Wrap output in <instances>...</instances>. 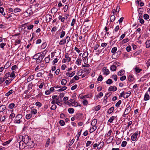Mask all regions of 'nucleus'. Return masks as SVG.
Segmentation results:
<instances>
[{"label":"nucleus","instance_id":"obj_24","mask_svg":"<svg viewBox=\"0 0 150 150\" xmlns=\"http://www.w3.org/2000/svg\"><path fill=\"white\" fill-rule=\"evenodd\" d=\"M22 115L20 114H18L15 117L16 119L20 120L22 117Z\"/></svg>","mask_w":150,"mask_h":150},{"label":"nucleus","instance_id":"obj_40","mask_svg":"<svg viewBox=\"0 0 150 150\" xmlns=\"http://www.w3.org/2000/svg\"><path fill=\"white\" fill-rule=\"evenodd\" d=\"M21 42V40L20 39H17L15 41V45H16L18 44H20Z\"/></svg>","mask_w":150,"mask_h":150},{"label":"nucleus","instance_id":"obj_23","mask_svg":"<svg viewBox=\"0 0 150 150\" xmlns=\"http://www.w3.org/2000/svg\"><path fill=\"white\" fill-rule=\"evenodd\" d=\"M67 83V81L66 79H63L61 82V84L63 86H65L66 85Z\"/></svg>","mask_w":150,"mask_h":150},{"label":"nucleus","instance_id":"obj_53","mask_svg":"<svg viewBox=\"0 0 150 150\" xmlns=\"http://www.w3.org/2000/svg\"><path fill=\"white\" fill-rule=\"evenodd\" d=\"M126 94L127 95L126 96L125 98H127L131 94V92L130 91H129L126 93Z\"/></svg>","mask_w":150,"mask_h":150},{"label":"nucleus","instance_id":"obj_28","mask_svg":"<svg viewBox=\"0 0 150 150\" xmlns=\"http://www.w3.org/2000/svg\"><path fill=\"white\" fill-rule=\"evenodd\" d=\"M4 8L2 7H0V13H1L3 16H5L6 15L5 13H4Z\"/></svg>","mask_w":150,"mask_h":150},{"label":"nucleus","instance_id":"obj_22","mask_svg":"<svg viewBox=\"0 0 150 150\" xmlns=\"http://www.w3.org/2000/svg\"><path fill=\"white\" fill-rule=\"evenodd\" d=\"M125 71L123 69L119 71L117 73V75L119 76H121L123 75L124 74Z\"/></svg>","mask_w":150,"mask_h":150},{"label":"nucleus","instance_id":"obj_2","mask_svg":"<svg viewBox=\"0 0 150 150\" xmlns=\"http://www.w3.org/2000/svg\"><path fill=\"white\" fill-rule=\"evenodd\" d=\"M88 53L87 52H84L82 56L83 61L84 62L85 64H87L88 60Z\"/></svg>","mask_w":150,"mask_h":150},{"label":"nucleus","instance_id":"obj_13","mask_svg":"<svg viewBox=\"0 0 150 150\" xmlns=\"http://www.w3.org/2000/svg\"><path fill=\"white\" fill-rule=\"evenodd\" d=\"M149 98L150 97L149 94L147 92H146L144 96V100L145 101L148 100L149 99Z\"/></svg>","mask_w":150,"mask_h":150},{"label":"nucleus","instance_id":"obj_17","mask_svg":"<svg viewBox=\"0 0 150 150\" xmlns=\"http://www.w3.org/2000/svg\"><path fill=\"white\" fill-rule=\"evenodd\" d=\"M138 20L139 21L140 23L141 24H143L144 23V20L142 19V16L140 15Z\"/></svg>","mask_w":150,"mask_h":150},{"label":"nucleus","instance_id":"obj_38","mask_svg":"<svg viewBox=\"0 0 150 150\" xmlns=\"http://www.w3.org/2000/svg\"><path fill=\"white\" fill-rule=\"evenodd\" d=\"M68 112L69 113H73L74 112V109L72 108H69L68 109Z\"/></svg>","mask_w":150,"mask_h":150},{"label":"nucleus","instance_id":"obj_1","mask_svg":"<svg viewBox=\"0 0 150 150\" xmlns=\"http://www.w3.org/2000/svg\"><path fill=\"white\" fill-rule=\"evenodd\" d=\"M24 141L29 148H32L34 147L35 143L33 140L29 138L28 136L25 135L24 136Z\"/></svg>","mask_w":150,"mask_h":150},{"label":"nucleus","instance_id":"obj_63","mask_svg":"<svg viewBox=\"0 0 150 150\" xmlns=\"http://www.w3.org/2000/svg\"><path fill=\"white\" fill-rule=\"evenodd\" d=\"M129 40V39L128 38H126L122 40V42L123 43H125L128 42Z\"/></svg>","mask_w":150,"mask_h":150},{"label":"nucleus","instance_id":"obj_9","mask_svg":"<svg viewBox=\"0 0 150 150\" xmlns=\"http://www.w3.org/2000/svg\"><path fill=\"white\" fill-rule=\"evenodd\" d=\"M117 90V88L115 86H111L109 88L108 90L110 91H115Z\"/></svg>","mask_w":150,"mask_h":150},{"label":"nucleus","instance_id":"obj_45","mask_svg":"<svg viewBox=\"0 0 150 150\" xmlns=\"http://www.w3.org/2000/svg\"><path fill=\"white\" fill-rule=\"evenodd\" d=\"M32 117V115L31 114H27L25 116V118L27 119H29Z\"/></svg>","mask_w":150,"mask_h":150},{"label":"nucleus","instance_id":"obj_44","mask_svg":"<svg viewBox=\"0 0 150 150\" xmlns=\"http://www.w3.org/2000/svg\"><path fill=\"white\" fill-rule=\"evenodd\" d=\"M61 34L60 35V38H62L65 36V32L64 31H62L61 32Z\"/></svg>","mask_w":150,"mask_h":150},{"label":"nucleus","instance_id":"obj_25","mask_svg":"<svg viewBox=\"0 0 150 150\" xmlns=\"http://www.w3.org/2000/svg\"><path fill=\"white\" fill-rule=\"evenodd\" d=\"M90 70V69H88L86 68H84L83 69V71L87 74H88L89 73Z\"/></svg>","mask_w":150,"mask_h":150},{"label":"nucleus","instance_id":"obj_31","mask_svg":"<svg viewBox=\"0 0 150 150\" xmlns=\"http://www.w3.org/2000/svg\"><path fill=\"white\" fill-rule=\"evenodd\" d=\"M34 75H30L28 78V81L29 82L34 79Z\"/></svg>","mask_w":150,"mask_h":150},{"label":"nucleus","instance_id":"obj_49","mask_svg":"<svg viewBox=\"0 0 150 150\" xmlns=\"http://www.w3.org/2000/svg\"><path fill=\"white\" fill-rule=\"evenodd\" d=\"M121 103V100H119L115 104V106L117 107H119Z\"/></svg>","mask_w":150,"mask_h":150},{"label":"nucleus","instance_id":"obj_59","mask_svg":"<svg viewBox=\"0 0 150 150\" xmlns=\"http://www.w3.org/2000/svg\"><path fill=\"white\" fill-rule=\"evenodd\" d=\"M57 108V106L56 105L53 104L51 107V109L52 110H55Z\"/></svg>","mask_w":150,"mask_h":150},{"label":"nucleus","instance_id":"obj_36","mask_svg":"<svg viewBox=\"0 0 150 150\" xmlns=\"http://www.w3.org/2000/svg\"><path fill=\"white\" fill-rule=\"evenodd\" d=\"M115 17L114 15H113L111 16H110V22H111L114 21H115Z\"/></svg>","mask_w":150,"mask_h":150},{"label":"nucleus","instance_id":"obj_50","mask_svg":"<svg viewBox=\"0 0 150 150\" xmlns=\"http://www.w3.org/2000/svg\"><path fill=\"white\" fill-rule=\"evenodd\" d=\"M13 93L12 90H10L8 92L6 93L5 96H9L11 94Z\"/></svg>","mask_w":150,"mask_h":150},{"label":"nucleus","instance_id":"obj_20","mask_svg":"<svg viewBox=\"0 0 150 150\" xmlns=\"http://www.w3.org/2000/svg\"><path fill=\"white\" fill-rule=\"evenodd\" d=\"M144 11V9L142 8H140L138 9V13L139 15L142 16L143 12Z\"/></svg>","mask_w":150,"mask_h":150},{"label":"nucleus","instance_id":"obj_37","mask_svg":"<svg viewBox=\"0 0 150 150\" xmlns=\"http://www.w3.org/2000/svg\"><path fill=\"white\" fill-rule=\"evenodd\" d=\"M40 53H38L37 54H35L33 57V59H36L38 57H39Z\"/></svg>","mask_w":150,"mask_h":150},{"label":"nucleus","instance_id":"obj_27","mask_svg":"<svg viewBox=\"0 0 150 150\" xmlns=\"http://www.w3.org/2000/svg\"><path fill=\"white\" fill-rule=\"evenodd\" d=\"M24 139V137H23L22 136H20L19 137H18L17 139V142L18 143H19V142L20 141L23 140Z\"/></svg>","mask_w":150,"mask_h":150},{"label":"nucleus","instance_id":"obj_3","mask_svg":"<svg viewBox=\"0 0 150 150\" xmlns=\"http://www.w3.org/2000/svg\"><path fill=\"white\" fill-rule=\"evenodd\" d=\"M18 143L19 144V148L21 149H24L26 145L25 142L23 140L20 141Z\"/></svg>","mask_w":150,"mask_h":150},{"label":"nucleus","instance_id":"obj_54","mask_svg":"<svg viewBox=\"0 0 150 150\" xmlns=\"http://www.w3.org/2000/svg\"><path fill=\"white\" fill-rule=\"evenodd\" d=\"M144 18L145 20H147L149 18V16L147 14H145L144 15Z\"/></svg>","mask_w":150,"mask_h":150},{"label":"nucleus","instance_id":"obj_57","mask_svg":"<svg viewBox=\"0 0 150 150\" xmlns=\"http://www.w3.org/2000/svg\"><path fill=\"white\" fill-rule=\"evenodd\" d=\"M117 50V48L116 47H113L111 50V52L112 53H114Z\"/></svg>","mask_w":150,"mask_h":150},{"label":"nucleus","instance_id":"obj_11","mask_svg":"<svg viewBox=\"0 0 150 150\" xmlns=\"http://www.w3.org/2000/svg\"><path fill=\"white\" fill-rule=\"evenodd\" d=\"M65 57L67 61L69 62L71 60V58L69 57V54L68 53H66L65 55Z\"/></svg>","mask_w":150,"mask_h":150},{"label":"nucleus","instance_id":"obj_19","mask_svg":"<svg viewBox=\"0 0 150 150\" xmlns=\"http://www.w3.org/2000/svg\"><path fill=\"white\" fill-rule=\"evenodd\" d=\"M97 119H94L92 121L91 123V125L92 126H96V125L97 123Z\"/></svg>","mask_w":150,"mask_h":150},{"label":"nucleus","instance_id":"obj_32","mask_svg":"<svg viewBox=\"0 0 150 150\" xmlns=\"http://www.w3.org/2000/svg\"><path fill=\"white\" fill-rule=\"evenodd\" d=\"M114 109V108L113 107H112L110 108L108 111V112L109 114L111 113L112 112H113Z\"/></svg>","mask_w":150,"mask_h":150},{"label":"nucleus","instance_id":"obj_7","mask_svg":"<svg viewBox=\"0 0 150 150\" xmlns=\"http://www.w3.org/2000/svg\"><path fill=\"white\" fill-rule=\"evenodd\" d=\"M112 94L111 92H109L108 93H107L105 94L104 98V100L103 101H106V103L107 102V99H108V97L110 96Z\"/></svg>","mask_w":150,"mask_h":150},{"label":"nucleus","instance_id":"obj_48","mask_svg":"<svg viewBox=\"0 0 150 150\" xmlns=\"http://www.w3.org/2000/svg\"><path fill=\"white\" fill-rule=\"evenodd\" d=\"M21 10L18 8H16L14 9V12L15 13H16L20 11Z\"/></svg>","mask_w":150,"mask_h":150},{"label":"nucleus","instance_id":"obj_61","mask_svg":"<svg viewBox=\"0 0 150 150\" xmlns=\"http://www.w3.org/2000/svg\"><path fill=\"white\" fill-rule=\"evenodd\" d=\"M35 104L38 108L40 107L42 105L41 103L39 102H37L35 103Z\"/></svg>","mask_w":150,"mask_h":150},{"label":"nucleus","instance_id":"obj_43","mask_svg":"<svg viewBox=\"0 0 150 150\" xmlns=\"http://www.w3.org/2000/svg\"><path fill=\"white\" fill-rule=\"evenodd\" d=\"M64 40H65L66 42H67V44H68L70 40V38L68 36H66V38L65 39H64Z\"/></svg>","mask_w":150,"mask_h":150},{"label":"nucleus","instance_id":"obj_55","mask_svg":"<svg viewBox=\"0 0 150 150\" xmlns=\"http://www.w3.org/2000/svg\"><path fill=\"white\" fill-rule=\"evenodd\" d=\"M59 123L61 126H63L65 124L64 121L63 120H60L59 122Z\"/></svg>","mask_w":150,"mask_h":150},{"label":"nucleus","instance_id":"obj_41","mask_svg":"<svg viewBox=\"0 0 150 150\" xmlns=\"http://www.w3.org/2000/svg\"><path fill=\"white\" fill-rule=\"evenodd\" d=\"M64 96V94L63 93H61L60 94V95L58 96V98H59V99L61 101H62L61 100V99H62V98Z\"/></svg>","mask_w":150,"mask_h":150},{"label":"nucleus","instance_id":"obj_33","mask_svg":"<svg viewBox=\"0 0 150 150\" xmlns=\"http://www.w3.org/2000/svg\"><path fill=\"white\" fill-rule=\"evenodd\" d=\"M146 48H149L150 47V39L147 40L146 42Z\"/></svg>","mask_w":150,"mask_h":150},{"label":"nucleus","instance_id":"obj_21","mask_svg":"<svg viewBox=\"0 0 150 150\" xmlns=\"http://www.w3.org/2000/svg\"><path fill=\"white\" fill-rule=\"evenodd\" d=\"M81 59L80 58H78L77 59L76 61V64L78 65H81Z\"/></svg>","mask_w":150,"mask_h":150},{"label":"nucleus","instance_id":"obj_26","mask_svg":"<svg viewBox=\"0 0 150 150\" xmlns=\"http://www.w3.org/2000/svg\"><path fill=\"white\" fill-rule=\"evenodd\" d=\"M67 89V87L65 86H64L61 88L60 89L58 90L57 91L58 92L66 90Z\"/></svg>","mask_w":150,"mask_h":150},{"label":"nucleus","instance_id":"obj_52","mask_svg":"<svg viewBox=\"0 0 150 150\" xmlns=\"http://www.w3.org/2000/svg\"><path fill=\"white\" fill-rule=\"evenodd\" d=\"M127 143L126 141H123L121 144V146L122 147H125L126 146V145L127 144Z\"/></svg>","mask_w":150,"mask_h":150},{"label":"nucleus","instance_id":"obj_30","mask_svg":"<svg viewBox=\"0 0 150 150\" xmlns=\"http://www.w3.org/2000/svg\"><path fill=\"white\" fill-rule=\"evenodd\" d=\"M117 67L116 66L112 65L110 67V70L112 71H115L116 70Z\"/></svg>","mask_w":150,"mask_h":150},{"label":"nucleus","instance_id":"obj_56","mask_svg":"<svg viewBox=\"0 0 150 150\" xmlns=\"http://www.w3.org/2000/svg\"><path fill=\"white\" fill-rule=\"evenodd\" d=\"M47 45V44L46 42L43 43L41 46V48L42 49H44L45 48Z\"/></svg>","mask_w":150,"mask_h":150},{"label":"nucleus","instance_id":"obj_46","mask_svg":"<svg viewBox=\"0 0 150 150\" xmlns=\"http://www.w3.org/2000/svg\"><path fill=\"white\" fill-rule=\"evenodd\" d=\"M50 59V57H47L45 58V62L46 63H48L49 62Z\"/></svg>","mask_w":150,"mask_h":150},{"label":"nucleus","instance_id":"obj_5","mask_svg":"<svg viewBox=\"0 0 150 150\" xmlns=\"http://www.w3.org/2000/svg\"><path fill=\"white\" fill-rule=\"evenodd\" d=\"M102 71L103 74L105 75H107L109 74L110 71L108 69H107L106 67H104L102 69Z\"/></svg>","mask_w":150,"mask_h":150},{"label":"nucleus","instance_id":"obj_18","mask_svg":"<svg viewBox=\"0 0 150 150\" xmlns=\"http://www.w3.org/2000/svg\"><path fill=\"white\" fill-rule=\"evenodd\" d=\"M6 107L4 105H2L0 106V112H3L5 109Z\"/></svg>","mask_w":150,"mask_h":150},{"label":"nucleus","instance_id":"obj_42","mask_svg":"<svg viewBox=\"0 0 150 150\" xmlns=\"http://www.w3.org/2000/svg\"><path fill=\"white\" fill-rule=\"evenodd\" d=\"M113 82L112 79H108L106 81V83L108 84H110L112 83Z\"/></svg>","mask_w":150,"mask_h":150},{"label":"nucleus","instance_id":"obj_14","mask_svg":"<svg viewBox=\"0 0 150 150\" xmlns=\"http://www.w3.org/2000/svg\"><path fill=\"white\" fill-rule=\"evenodd\" d=\"M32 6H30V8H28L26 12L27 13H29L30 15H31L33 13V12L31 8Z\"/></svg>","mask_w":150,"mask_h":150},{"label":"nucleus","instance_id":"obj_39","mask_svg":"<svg viewBox=\"0 0 150 150\" xmlns=\"http://www.w3.org/2000/svg\"><path fill=\"white\" fill-rule=\"evenodd\" d=\"M133 80V77L131 75H129L128 76V80L129 81H132Z\"/></svg>","mask_w":150,"mask_h":150},{"label":"nucleus","instance_id":"obj_15","mask_svg":"<svg viewBox=\"0 0 150 150\" xmlns=\"http://www.w3.org/2000/svg\"><path fill=\"white\" fill-rule=\"evenodd\" d=\"M92 127H91L90 130V133H92L94 131L97 127V126H92Z\"/></svg>","mask_w":150,"mask_h":150},{"label":"nucleus","instance_id":"obj_16","mask_svg":"<svg viewBox=\"0 0 150 150\" xmlns=\"http://www.w3.org/2000/svg\"><path fill=\"white\" fill-rule=\"evenodd\" d=\"M52 16L50 14H48L46 16V21L49 22L52 19Z\"/></svg>","mask_w":150,"mask_h":150},{"label":"nucleus","instance_id":"obj_58","mask_svg":"<svg viewBox=\"0 0 150 150\" xmlns=\"http://www.w3.org/2000/svg\"><path fill=\"white\" fill-rule=\"evenodd\" d=\"M76 19L74 18L72 19V22L71 24V25L72 26H74V25L75 23L76 22Z\"/></svg>","mask_w":150,"mask_h":150},{"label":"nucleus","instance_id":"obj_12","mask_svg":"<svg viewBox=\"0 0 150 150\" xmlns=\"http://www.w3.org/2000/svg\"><path fill=\"white\" fill-rule=\"evenodd\" d=\"M131 110V108L130 106H129L126 108L124 112H125V113L128 114L130 112Z\"/></svg>","mask_w":150,"mask_h":150},{"label":"nucleus","instance_id":"obj_62","mask_svg":"<svg viewBox=\"0 0 150 150\" xmlns=\"http://www.w3.org/2000/svg\"><path fill=\"white\" fill-rule=\"evenodd\" d=\"M15 114L13 113H12L10 115L9 118H11V119L13 118H14V117H15Z\"/></svg>","mask_w":150,"mask_h":150},{"label":"nucleus","instance_id":"obj_35","mask_svg":"<svg viewBox=\"0 0 150 150\" xmlns=\"http://www.w3.org/2000/svg\"><path fill=\"white\" fill-rule=\"evenodd\" d=\"M65 40L64 39L61 40L59 42V45H63L66 43Z\"/></svg>","mask_w":150,"mask_h":150},{"label":"nucleus","instance_id":"obj_6","mask_svg":"<svg viewBox=\"0 0 150 150\" xmlns=\"http://www.w3.org/2000/svg\"><path fill=\"white\" fill-rule=\"evenodd\" d=\"M59 101H60L59 99V98H57L54 99H53L51 102V104H53L54 103H56V104H58V103H59L61 104V105H62V103L59 102Z\"/></svg>","mask_w":150,"mask_h":150},{"label":"nucleus","instance_id":"obj_64","mask_svg":"<svg viewBox=\"0 0 150 150\" xmlns=\"http://www.w3.org/2000/svg\"><path fill=\"white\" fill-rule=\"evenodd\" d=\"M103 79V78L102 76L101 75H100L98 78L97 80L99 81H102Z\"/></svg>","mask_w":150,"mask_h":150},{"label":"nucleus","instance_id":"obj_29","mask_svg":"<svg viewBox=\"0 0 150 150\" xmlns=\"http://www.w3.org/2000/svg\"><path fill=\"white\" fill-rule=\"evenodd\" d=\"M15 106V104L14 103H11L9 104L8 106V108H9L10 109H13Z\"/></svg>","mask_w":150,"mask_h":150},{"label":"nucleus","instance_id":"obj_34","mask_svg":"<svg viewBox=\"0 0 150 150\" xmlns=\"http://www.w3.org/2000/svg\"><path fill=\"white\" fill-rule=\"evenodd\" d=\"M117 116H112L110 117L109 119L108 120V122H110L112 123L113 121L114 120V119L116 118Z\"/></svg>","mask_w":150,"mask_h":150},{"label":"nucleus","instance_id":"obj_60","mask_svg":"<svg viewBox=\"0 0 150 150\" xmlns=\"http://www.w3.org/2000/svg\"><path fill=\"white\" fill-rule=\"evenodd\" d=\"M126 50L127 52H129L131 49V47L130 45H129L126 47Z\"/></svg>","mask_w":150,"mask_h":150},{"label":"nucleus","instance_id":"obj_8","mask_svg":"<svg viewBox=\"0 0 150 150\" xmlns=\"http://www.w3.org/2000/svg\"><path fill=\"white\" fill-rule=\"evenodd\" d=\"M71 105L72 106H74L75 107L77 106H79L80 107H81V105L80 104L77 102H75V101L72 102V103L71 104Z\"/></svg>","mask_w":150,"mask_h":150},{"label":"nucleus","instance_id":"obj_10","mask_svg":"<svg viewBox=\"0 0 150 150\" xmlns=\"http://www.w3.org/2000/svg\"><path fill=\"white\" fill-rule=\"evenodd\" d=\"M75 71H73L71 73H69V72H67L66 73V75L70 77H72L75 74Z\"/></svg>","mask_w":150,"mask_h":150},{"label":"nucleus","instance_id":"obj_4","mask_svg":"<svg viewBox=\"0 0 150 150\" xmlns=\"http://www.w3.org/2000/svg\"><path fill=\"white\" fill-rule=\"evenodd\" d=\"M138 131H136L134 134H133L131 137V139L133 141H134L136 140L138 134Z\"/></svg>","mask_w":150,"mask_h":150},{"label":"nucleus","instance_id":"obj_47","mask_svg":"<svg viewBox=\"0 0 150 150\" xmlns=\"http://www.w3.org/2000/svg\"><path fill=\"white\" fill-rule=\"evenodd\" d=\"M50 139H48L47 140L46 143L45 144V146L46 147H47L49 145L50 143Z\"/></svg>","mask_w":150,"mask_h":150},{"label":"nucleus","instance_id":"obj_51","mask_svg":"<svg viewBox=\"0 0 150 150\" xmlns=\"http://www.w3.org/2000/svg\"><path fill=\"white\" fill-rule=\"evenodd\" d=\"M37 112V110L36 109H34L33 110L30 111L31 113L33 114L34 115L36 114Z\"/></svg>","mask_w":150,"mask_h":150}]
</instances>
